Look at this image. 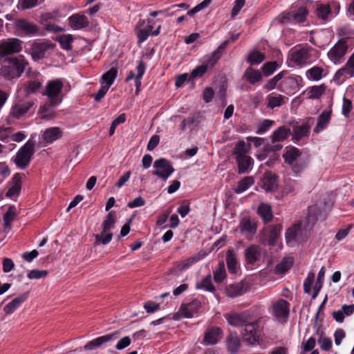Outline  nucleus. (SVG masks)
Returning a JSON list of instances; mask_svg holds the SVG:
<instances>
[{
  "mask_svg": "<svg viewBox=\"0 0 354 354\" xmlns=\"http://www.w3.org/2000/svg\"><path fill=\"white\" fill-rule=\"evenodd\" d=\"M28 62L23 55L3 59L0 68V75L8 80L19 77Z\"/></svg>",
  "mask_w": 354,
  "mask_h": 354,
  "instance_id": "f257e3e1",
  "label": "nucleus"
},
{
  "mask_svg": "<svg viewBox=\"0 0 354 354\" xmlns=\"http://www.w3.org/2000/svg\"><path fill=\"white\" fill-rule=\"evenodd\" d=\"M302 152L297 147L288 146L283 153L284 163L294 174L295 177H299L307 166L305 160L301 159Z\"/></svg>",
  "mask_w": 354,
  "mask_h": 354,
  "instance_id": "f03ea898",
  "label": "nucleus"
},
{
  "mask_svg": "<svg viewBox=\"0 0 354 354\" xmlns=\"http://www.w3.org/2000/svg\"><path fill=\"white\" fill-rule=\"evenodd\" d=\"M28 52L31 55L34 61H39L46 57V53L49 50L55 48V44L50 40L46 39H37L30 42Z\"/></svg>",
  "mask_w": 354,
  "mask_h": 354,
  "instance_id": "7ed1b4c3",
  "label": "nucleus"
},
{
  "mask_svg": "<svg viewBox=\"0 0 354 354\" xmlns=\"http://www.w3.org/2000/svg\"><path fill=\"white\" fill-rule=\"evenodd\" d=\"M36 142L32 139H29L24 145L19 149L15 158V162L21 169H25L35 153Z\"/></svg>",
  "mask_w": 354,
  "mask_h": 354,
  "instance_id": "20e7f679",
  "label": "nucleus"
},
{
  "mask_svg": "<svg viewBox=\"0 0 354 354\" xmlns=\"http://www.w3.org/2000/svg\"><path fill=\"white\" fill-rule=\"evenodd\" d=\"M16 32L21 37H34L41 35L40 28L33 22L26 19H17L15 21Z\"/></svg>",
  "mask_w": 354,
  "mask_h": 354,
  "instance_id": "39448f33",
  "label": "nucleus"
},
{
  "mask_svg": "<svg viewBox=\"0 0 354 354\" xmlns=\"http://www.w3.org/2000/svg\"><path fill=\"white\" fill-rule=\"evenodd\" d=\"M115 223L114 212H111L108 214L106 218L102 224V235L106 234L105 236L102 237L100 234H95V244L102 243L103 245L108 244L112 239L113 234L109 231L114 227Z\"/></svg>",
  "mask_w": 354,
  "mask_h": 354,
  "instance_id": "423d86ee",
  "label": "nucleus"
},
{
  "mask_svg": "<svg viewBox=\"0 0 354 354\" xmlns=\"http://www.w3.org/2000/svg\"><path fill=\"white\" fill-rule=\"evenodd\" d=\"M260 319L250 320L245 326L241 333L243 339L249 344L259 342L261 336V329L259 325Z\"/></svg>",
  "mask_w": 354,
  "mask_h": 354,
  "instance_id": "0eeeda50",
  "label": "nucleus"
},
{
  "mask_svg": "<svg viewBox=\"0 0 354 354\" xmlns=\"http://www.w3.org/2000/svg\"><path fill=\"white\" fill-rule=\"evenodd\" d=\"M64 84L60 79H55L47 82L45 89L42 91L43 95L47 96L49 100L62 102L60 96Z\"/></svg>",
  "mask_w": 354,
  "mask_h": 354,
  "instance_id": "6e6552de",
  "label": "nucleus"
},
{
  "mask_svg": "<svg viewBox=\"0 0 354 354\" xmlns=\"http://www.w3.org/2000/svg\"><path fill=\"white\" fill-rule=\"evenodd\" d=\"M313 48L308 45L293 50L290 55V61L298 66H302L311 62V53Z\"/></svg>",
  "mask_w": 354,
  "mask_h": 354,
  "instance_id": "1a4fd4ad",
  "label": "nucleus"
},
{
  "mask_svg": "<svg viewBox=\"0 0 354 354\" xmlns=\"http://www.w3.org/2000/svg\"><path fill=\"white\" fill-rule=\"evenodd\" d=\"M23 41L18 38H8L0 42V57L16 54L22 50Z\"/></svg>",
  "mask_w": 354,
  "mask_h": 354,
  "instance_id": "9d476101",
  "label": "nucleus"
},
{
  "mask_svg": "<svg viewBox=\"0 0 354 354\" xmlns=\"http://www.w3.org/2000/svg\"><path fill=\"white\" fill-rule=\"evenodd\" d=\"M153 167L156 168V170L153 171L152 174L163 180H166L174 171L171 162L164 158L156 160Z\"/></svg>",
  "mask_w": 354,
  "mask_h": 354,
  "instance_id": "9b49d317",
  "label": "nucleus"
},
{
  "mask_svg": "<svg viewBox=\"0 0 354 354\" xmlns=\"http://www.w3.org/2000/svg\"><path fill=\"white\" fill-rule=\"evenodd\" d=\"M239 227L241 234L250 241L257 233V223L250 216H245L241 219Z\"/></svg>",
  "mask_w": 354,
  "mask_h": 354,
  "instance_id": "f8f14e48",
  "label": "nucleus"
},
{
  "mask_svg": "<svg viewBox=\"0 0 354 354\" xmlns=\"http://www.w3.org/2000/svg\"><path fill=\"white\" fill-rule=\"evenodd\" d=\"M347 44L344 40L338 41L328 51V57L335 64H340L347 51Z\"/></svg>",
  "mask_w": 354,
  "mask_h": 354,
  "instance_id": "ddd939ff",
  "label": "nucleus"
},
{
  "mask_svg": "<svg viewBox=\"0 0 354 354\" xmlns=\"http://www.w3.org/2000/svg\"><path fill=\"white\" fill-rule=\"evenodd\" d=\"M289 303L281 299L273 304L272 314L278 321L286 322L289 316Z\"/></svg>",
  "mask_w": 354,
  "mask_h": 354,
  "instance_id": "4468645a",
  "label": "nucleus"
},
{
  "mask_svg": "<svg viewBox=\"0 0 354 354\" xmlns=\"http://www.w3.org/2000/svg\"><path fill=\"white\" fill-rule=\"evenodd\" d=\"M120 333L116 331L110 334H107L99 337H97L88 342H87L84 346V349L86 351L93 350L96 348H99L102 346L104 344H106L111 341H115L118 339L120 337Z\"/></svg>",
  "mask_w": 354,
  "mask_h": 354,
  "instance_id": "2eb2a0df",
  "label": "nucleus"
},
{
  "mask_svg": "<svg viewBox=\"0 0 354 354\" xmlns=\"http://www.w3.org/2000/svg\"><path fill=\"white\" fill-rule=\"evenodd\" d=\"M250 288L246 281H241L236 283L230 284L225 287V293L229 297H236L247 292Z\"/></svg>",
  "mask_w": 354,
  "mask_h": 354,
  "instance_id": "dca6fc26",
  "label": "nucleus"
},
{
  "mask_svg": "<svg viewBox=\"0 0 354 354\" xmlns=\"http://www.w3.org/2000/svg\"><path fill=\"white\" fill-rule=\"evenodd\" d=\"M225 318L229 324L234 327L245 326L252 319L250 315L246 312L226 315Z\"/></svg>",
  "mask_w": 354,
  "mask_h": 354,
  "instance_id": "f3484780",
  "label": "nucleus"
},
{
  "mask_svg": "<svg viewBox=\"0 0 354 354\" xmlns=\"http://www.w3.org/2000/svg\"><path fill=\"white\" fill-rule=\"evenodd\" d=\"M230 41L226 40L223 42L211 55H207L205 57V65L207 68H212L221 59V55L229 44Z\"/></svg>",
  "mask_w": 354,
  "mask_h": 354,
  "instance_id": "a211bd4d",
  "label": "nucleus"
},
{
  "mask_svg": "<svg viewBox=\"0 0 354 354\" xmlns=\"http://www.w3.org/2000/svg\"><path fill=\"white\" fill-rule=\"evenodd\" d=\"M343 76H354V53L348 57L346 64L335 73L334 80L339 81Z\"/></svg>",
  "mask_w": 354,
  "mask_h": 354,
  "instance_id": "6ab92c4d",
  "label": "nucleus"
},
{
  "mask_svg": "<svg viewBox=\"0 0 354 354\" xmlns=\"http://www.w3.org/2000/svg\"><path fill=\"white\" fill-rule=\"evenodd\" d=\"M201 307V302L198 299H194L189 304H182L179 313L186 318H191Z\"/></svg>",
  "mask_w": 354,
  "mask_h": 354,
  "instance_id": "aec40b11",
  "label": "nucleus"
},
{
  "mask_svg": "<svg viewBox=\"0 0 354 354\" xmlns=\"http://www.w3.org/2000/svg\"><path fill=\"white\" fill-rule=\"evenodd\" d=\"M34 105L33 101H19L12 106L10 115L15 118H19L30 110Z\"/></svg>",
  "mask_w": 354,
  "mask_h": 354,
  "instance_id": "412c9836",
  "label": "nucleus"
},
{
  "mask_svg": "<svg viewBox=\"0 0 354 354\" xmlns=\"http://www.w3.org/2000/svg\"><path fill=\"white\" fill-rule=\"evenodd\" d=\"M314 122V118H308L301 125L293 129L292 140L299 141L303 137L308 136L309 129Z\"/></svg>",
  "mask_w": 354,
  "mask_h": 354,
  "instance_id": "4be33fe9",
  "label": "nucleus"
},
{
  "mask_svg": "<svg viewBox=\"0 0 354 354\" xmlns=\"http://www.w3.org/2000/svg\"><path fill=\"white\" fill-rule=\"evenodd\" d=\"M242 80L252 85H255L262 81L263 74L260 71L250 66L245 70L242 76Z\"/></svg>",
  "mask_w": 354,
  "mask_h": 354,
  "instance_id": "5701e85b",
  "label": "nucleus"
},
{
  "mask_svg": "<svg viewBox=\"0 0 354 354\" xmlns=\"http://www.w3.org/2000/svg\"><path fill=\"white\" fill-rule=\"evenodd\" d=\"M278 177L272 171H266L261 180L262 187L266 192H272L277 187Z\"/></svg>",
  "mask_w": 354,
  "mask_h": 354,
  "instance_id": "b1692460",
  "label": "nucleus"
},
{
  "mask_svg": "<svg viewBox=\"0 0 354 354\" xmlns=\"http://www.w3.org/2000/svg\"><path fill=\"white\" fill-rule=\"evenodd\" d=\"M60 104V101L49 100L40 106L39 113L41 118L46 120L53 119L55 116V112L53 109Z\"/></svg>",
  "mask_w": 354,
  "mask_h": 354,
  "instance_id": "393cba45",
  "label": "nucleus"
},
{
  "mask_svg": "<svg viewBox=\"0 0 354 354\" xmlns=\"http://www.w3.org/2000/svg\"><path fill=\"white\" fill-rule=\"evenodd\" d=\"M68 22L73 30H80L89 25L88 18L83 15L75 14L68 18Z\"/></svg>",
  "mask_w": 354,
  "mask_h": 354,
  "instance_id": "a878e982",
  "label": "nucleus"
},
{
  "mask_svg": "<svg viewBox=\"0 0 354 354\" xmlns=\"http://www.w3.org/2000/svg\"><path fill=\"white\" fill-rule=\"evenodd\" d=\"M29 292H25L12 299L3 307V312L10 315L15 312L28 297Z\"/></svg>",
  "mask_w": 354,
  "mask_h": 354,
  "instance_id": "bb28decb",
  "label": "nucleus"
},
{
  "mask_svg": "<svg viewBox=\"0 0 354 354\" xmlns=\"http://www.w3.org/2000/svg\"><path fill=\"white\" fill-rule=\"evenodd\" d=\"M10 187L6 192V196L9 198L17 196L21 189V174L19 173L15 174L10 182Z\"/></svg>",
  "mask_w": 354,
  "mask_h": 354,
  "instance_id": "cd10ccee",
  "label": "nucleus"
},
{
  "mask_svg": "<svg viewBox=\"0 0 354 354\" xmlns=\"http://www.w3.org/2000/svg\"><path fill=\"white\" fill-rule=\"evenodd\" d=\"M283 79V81L279 84V87L281 91L286 93L296 89L299 86L298 79L301 80L300 77L286 75Z\"/></svg>",
  "mask_w": 354,
  "mask_h": 354,
  "instance_id": "c85d7f7f",
  "label": "nucleus"
},
{
  "mask_svg": "<svg viewBox=\"0 0 354 354\" xmlns=\"http://www.w3.org/2000/svg\"><path fill=\"white\" fill-rule=\"evenodd\" d=\"M261 256V248L257 245H251L245 250V261L248 264H254Z\"/></svg>",
  "mask_w": 354,
  "mask_h": 354,
  "instance_id": "c756f323",
  "label": "nucleus"
},
{
  "mask_svg": "<svg viewBox=\"0 0 354 354\" xmlns=\"http://www.w3.org/2000/svg\"><path fill=\"white\" fill-rule=\"evenodd\" d=\"M282 225L281 224H274L269 226L265 231L268 233V244L274 245L281 234Z\"/></svg>",
  "mask_w": 354,
  "mask_h": 354,
  "instance_id": "7c9ffc66",
  "label": "nucleus"
},
{
  "mask_svg": "<svg viewBox=\"0 0 354 354\" xmlns=\"http://www.w3.org/2000/svg\"><path fill=\"white\" fill-rule=\"evenodd\" d=\"M291 134L290 129L286 126H281L277 129L271 136L272 144L286 140Z\"/></svg>",
  "mask_w": 354,
  "mask_h": 354,
  "instance_id": "2f4dec72",
  "label": "nucleus"
},
{
  "mask_svg": "<svg viewBox=\"0 0 354 354\" xmlns=\"http://www.w3.org/2000/svg\"><path fill=\"white\" fill-rule=\"evenodd\" d=\"M222 331L219 328H212L207 330L205 335L204 342L205 344H215L221 339Z\"/></svg>",
  "mask_w": 354,
  "mask_h": 354,
  "instance_id": "473e14b6",
  "label": "nucleus"
},
{
  "mask_svg": "<svg viewBox=\"0 0 354 354\" xmlns=\"http://www.w3.org/2000/svg\"><path fill=\"white\" fill-rule=\"evenodd\" d=\"M62 136V132L59 127H50L45 130L43 134V140L50 144L59 139Z\"/></svg>",
  "mask_w": 354,
  "mask_h": 354,
  "instance_id": "72a5a7b5",
  "label": "nucleus"
},
{
  "mask_svg": "<svg viewBox=\"0 0 354 354\" xmlns=\"http://www.w3.org/2000/svg\"><path fill=\"white\" fill-rule=\"evenodd\" d=\"M332 110L324 111L319 116L317 123L314 129V132L317 133L324 130L328 126L331 118Z\"/></svg>",
  "mask_w": 354,
  "mask_h": 354,
  "instance_id": "f704fd0d",
  "label": "nucleus"
},
{
  "mask_svg": "<svg viewBox=\"0 0 354 354\" xmlns=\"http://www.w3.org/2000/svg\"><path fill=\"white\" fill-rule=\"evenodd\" d=\"M236 160L239 174L248 173L252 169L253 160L249 155L236 158Z\"/></svg>",
  "mask_w": 354,
  "mask_h": 354,
  "instance_id": "c9c22d12",
  "label": "nucleus"
},
{
  "mask_svg": "<svg viewBox=\"0 0 354 354\" xmlns=\"http://www.w3.org/2000/svg\"><path fill=\"white\" fill-rule=\"evenodd\" d=\"M226 263L229 272L232 274H236L238 271V261L236 254L232 249L227 251Z\"/></svg>",
  "mask_w": 354,
  "mask_h": 354,
  "instance_id": "e433bc0d",
  "label": "nucleus"
},
{
  "mask_svg": "<svg viewBox=\"0 0 354 354\" xmlns=\"http://www.w3.org/2000/svg\"><path fill=\"white\" fill-rule=\"evenodd\" d=\"M257 213L265 223H269L273 218L271 206L268 204L261 203L258 207Z\"/></svg>",
  "mask_w": 354,
  "mask_h": 354,
  "instance_id": "4c0bfd02",
  "label": "nucleus"
},
{
  "mask_svg": "<svg viewBox=\"0 0 354 354\" xmlns=\"http://www.w3.org/2000/svg\"><path fill=\"white\" fill-rule=\"evenodd\" d=\"M250 145H247L243 140H239L234 146L232 154L236 156V159L248 156L250 151Z\"/></svg>",
  "mask_w": 354,
  "mask_h": 354,
  "instance_id": "58836bf2",
  "label": "nucleus"
},
{
  "mask_svg": "<svg viewBox=\"0 0 354 354\" xmlns=\"http://www.w3.org/2000/svg\"><path fill=\"white\" fill-rule=\"evenodd\" d=\"M226 344L228 351L234 354L240 348V339L236 335L230 334L226 339Z\"/></svg>",
  "mask_w": 354,
  "mask_h": 354,
  "instance_id": "ea45409f",
  "label": "nucleus"
},
{
  "mask_svg": "<svg viewBox=\"0 0 354 354\" xmlns=\"http://www.w3.org/2000/svg\"><path fill=\"white\" fill-rule=\"evenodd\" d=\"M145 21V20L140 21L136 28V35L138 39V42L140 44L144 42L148 38L149 35H150L149 32L152 30V27L151 26H146L145 28H138V26H142Z\"/></svg>",
  "mask_w": 354,
  "mask_h": 354,
  "instance_id": "a19ab883",
  "label": "nucleus"
},
{
  "mask_svg": "<svg viewBox=\"0 0 354 354\" xmlns=\"http://www.w3.org/2000/svg\"><path fill=\"white\" fill-rule=\"evenodd\" d=\"M266 59V56L263 53L259 50L251 51L247 57V62L250 63L251 66L259 65L262 63Z\"/></svg>",
  "mask_w": 354,
  "mask_h": 354,
  "instance_id": "79ce46f5",
  "label": "nucleus"
},
{
  "mask_svg": "<svg viewBox=\"0 0 354 354\" xmlns=\"http://www.w3.org/2000/svg\"><path fill=\"white\" fill-rule=\"evenodd\" d=\"M254 183V179L252 176H245L238 183L236 187L234 189V192L241 194L247 190Z\"/></svg>",
  "mask_w": 354,
  "mask_h": 354,
  "instance_id": "37998d69",
  "label": "nucleus"
},
{
  "mask_svg": "<svg viewBox=\"0 0 354 354\" xmlns=\"http://www.w3.org/2000/svg\"><path fill=\"white\" fill-rule=\"evenodd\" d=\"M118 75V68L116 67H112L106 73H105L102 77V80L103 84L104 82L106 84L104 86H108V88H110V86L113 83L115 79L116 78Z\"/></svg>",
  "mask_w": 354,
  "mask_h": 354,
  "instance_id": "c03bdc74",
  "label": "nucleus"
},
{
  "mask_svg": "<svg viewBox=\"0 0 354 354\" xmlns=\"http://www.w3.org/2000/svg\"><path fill=\"white\" fill-rule=\"evenodd\" d=\"M214 280L216 283H221L227 277L225 271V263L223 261H220L217 268L213 272Z\"/></svg>",
  "mask_w": 354,
  "mask_h": 354,
  "instance_id": "a18cd8bd",
  "label": "nucleus"
},
{
  "mask_svg": "<svg viewBox=\"0 0 354 354\" xmlns=\"http://www.w3.org/2000/svg\"><path fill=\"white\" fill-rule=\"evenodd\" d=\"M146 65L145 62L140 60L137 66L138 73L136 77L135 84L136 87V94L138 95L141 86V79L145 73Z\"/></svg>",
  "mask_w": 354,
  "mask_h": 354,
  "instance_id": "49530a36",
  "label": "nucleus"
},
{
  "mask_svg": "<svg viewBox=\"0 0 354 354\" xmlns=\"http://www.w3.org/2000/svg\"><path fill=\"white\" fill-rule=\"evenodd\" d=\"M326 89V86L324 84L310 87L308 92V98L311 100L319 98L324 93Z\"/></svg>",
  "mask_w": 354,
  "mask_h": 354,
  "instance_id": "de8ad7c7",
  "label": "nucleus"
},
{
  "mask_svg": "<svg viewBox=\"0 0 354 354\" xmlns=\"http://www.w3.org/2000/svg\"><path fill=\"white\" fill-rule=\"evenodd\" d=\"M196 289H203L206 291L213 292L215 291V287L212 282V276H206L200 283L196 285Z\"/></svg>",
  "mask_w": 354,
  "mask_h": 354,
  "instance_id": "09e8293b",
  "label": "nucleus"
},
{
  "mask_svg": "<svg viewBox=\"0 0 354 354\" xmlns=\"http://www.w3.org/2000/svg\"><path fill=\"white\" fill-rule=\"evenodd\" d=\"M24 91L27 95L36 93L41 86V83L38 80H30L23 85Z\"/></svg>",
  "mask_w": 354,
  "mask_h": 354,
  "instance_id": "8fccbe9b",
  "label": "nucleus"
},
{
  "mask_svg": "<svg viewBox=\"0 0 354 354\" xmlns=\"http://www.w3.org/2000/svg\"><path fill=\"white\" fill-rule=\"evenodd\" d=\"M268 106L270 109H274L285 103V97L281 95H274L271 94L268 96Z\"/></svg>",
  "mask_w": 354,
  "mask_h": 354,
  "instance_id": "3c124183",
  "label": "nucleus"
},
{
  "mask_svg": "<svg viewBox=\"0 0 354 354\" xmlns=\"http://www.w3.org/2000/svg\"><path fill=\"white\" fill-rule=\"evenodd\" d=\"M324 69L320 66H314L306 72V76L309 80L318 81L323 77Z\"/></svg>",
  "mask_w": 354,
  "mask_h": 354,
  "instance_id": "603ef678",
  "label": "nucleus"
},
{
  "mask_svg": "<svg viewBox=\"0 0 354 354\" xmlns=\"http://www.w3.org/2000/svg\"><path fill=\"white\" fill-rule=\"evenodd\" d=\"M287 75L288 73L286 71H283L282 72H280L272 79L268 80L266 84L264 85V88L269 91L274 89L276 87L278 82L282 80L285 77V75Z\"/></svg>",
  "mask_w": 354,
  "mask_h": 354,
  "instance_id": "864d4df0",
  "label": "nucleus"
},
{
  "mask_svg": "<svg viewBox=\"0 0 354 354\" xmlns=\"http://www.w3.org/2000/svg\"><path fill=\"white\" fill-rule=\"evenodd\" d=\"M73 38L71 35H62L57 38V41L61 45V47L66 50L72 49V42Z\"/></svg>",
  "mask_w": 354,
  "mask_h": 354,
  "instance_id": "5fc2aeb1",
  "label": "nucleus"
},
{
  "mask_svg": "<svg viewBox=\"0 0 354 354\" xmlns=\"http://www.w3.org/2000/svg\"><path fill=\"white\" fill-rule=\"evenodd\" d=\"M324 275H325V268L322 267L318 273L317 281L314 286V292H313V294L312 296L313 298H315L317 297V295H318V292L321 290V288L322 287V283H323L324 279Z\"/></svg>",
  "mask_w": 354,
  "mask_h": 354,
  "instance_id": "6e6d98bb",
  "label": "nucleus"
},
{
  "mask_svg": "<svg viewBox=\"0 0 354 354\" xmlns=\"http://www.w3.org/2000/svg\"><path fill=\"white\" fill-rule=\"evenodd\" d=\"M299 189V183L297 180L288 178L285 182L284 192L286 194H295Z\"/></svg>",
  "mask_w": 354,
  "mask_h": 354,
  "instance_id": "4d7b16f0",
  "label": "nucleus"
},
{
  "mask_svg": "<svg viewBox=\"0 0 354 354\" xmlns=\"http://www.w3.org/2000/svg\"><path fill=\"white\" fill-rule=\"evenodd\" d=\"M292 259L291 258H285L283 259V261L277 265L276 266V271L277 273H285L288 270L290 269V268L292 266Z\"/></svg>",
  "mask_w": 354,
  "mask_h": 354,
  "instance_id": "13d9d810",
  "label": "nucleus"
},
{
  "mask_svg": "<svg viewBox=\"0 0 354 354\" xmlns=\"http://www.w3.org/2000/svg\"><path fill=\"white\" fill-rule=\"evenodd\" d=\"M301 230V225L295 224L293 226L289 227L286 232V239L287 243L295 240L297 237L298 232Z\"/></svg>",
  "mask_w": 354,
  "mask_h": 354,
  "instance_id": "bf43d9fd",
  "label": "nucleus"
},
{
  "mask_svg": "<svg viewBox=\"0 0 354 354\" xmlns=\"http://www.w3.org/2000/svg\"><path fill=\"white\" fill-rule=\"evenodd\" d=\"M16 216L15 208L13 206L9 207L8 211L3 216L5 227H10L11 223L14 221Z\"/></svg>",
  "mask_w": 354,
  "mask_h": 354,
  "instance_id": "052dcab7",
  "label": "nucleus"
},
{
  "mask_svg": "<svg viewBox=\"0 0 354 354\" xmlns=\"http://www.w3.org/2000/svg\"><path fill=\"white\" fill-rule=\"evenodd\" d=\"M277 62H270L263 64L262 66V72L266 77L271 75L277 68Z\"/></svg>",
  "mask_w": 354,
  "mask_h": 354,
  "instance_id": "680f3d73",
  "label": "nucleus"
},
{
  "mask_svg": "<svg viewBox=\"0 0 354 354\" xmlns=\"http://www.w3.org/2000/svg\"><path fill=\"white\" fill-rule=\"evenodd\" d=\"M307 10L306 8L301 7L298 9L297 12L293 11V19L294 22L301 23L306 20L307 15Z\"/></svg>",
  "mask_w": 354,
  "mask_h": 354,
  "instance_id": "e2e57ef3",
  "label": "nucleus"
},
{
  "mask_svg": "<svg viewBox=\"0 0 354 354\" xmlns=\"http://www.w3.org/2000/svg\"><path fill=\"white\" fill-rule=\"evenodd\" d=\"M48 274L47 270H32L28 272L27 277L30 279H39L46 277Z\"/></svg>",
  "mask_w": 354,
  "mask_h": 354,
  "instance_id": "0e129e2a",
  "label": "nucleus"
},
{
  "mask_svg": "<svg viewBox=\"0 0 354 354\" xmlns=\"http://www.w3.org/2000/svg\"><path fill=\"white\" fill-rule=\"evenodd\" d=\"M274 124V121L270 120H264L261 122L257 127L256 133L257 134H262L266 132Z\"/></svg>",
  "mask_w": 354,
  "mask_h": 354,
  "instance_id": "69168bd1",
  "label": "nucleus"
},
{
  "mask_svg": "<svg viewBox=\"0 0 354 354\" xmlns=\"http://www.w3.org/2000/svg\"><path fill=\"white\" fill-rule=\"evenodd\" d=\"M317 15L319 18L326 20L330 12V7L328 5H321L317 8Z\"/></svg>",
  "mask_w": 354,
  "mask_h": 354,
  "instance_id": "338daca9",
  "label": "nucleus"
},
{
  "mask_svg": "<svg viewBox=\"0 0 354 354\" xmlns=\"http://www.w3.org/2000/svg\"><path fill=\"white\" fill-rule=\"evenodd\" d=\"M208 68L207 66L204 64L200 66H196L192 72L191 76L192 78L201 77H202L207 71Z\"/></svg>",
  "mask_w": 354,
  "mask_h": 354,
  "instance_id": "774afa93",
  "label": "nucleus"
}]
</instances>
